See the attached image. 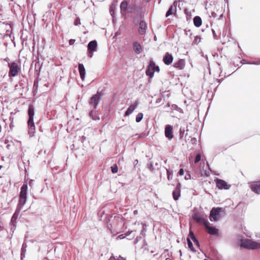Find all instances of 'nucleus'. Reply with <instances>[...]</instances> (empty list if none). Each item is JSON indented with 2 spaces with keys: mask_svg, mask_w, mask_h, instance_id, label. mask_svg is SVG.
<instances>
[{
  "mask_svg": "<svg viewBox=\"0 0 260 260\" xmlns=\"http://www.w3.org/2000/svg\"><path fill=\"white\" fill-rule=\"evenodd\" d=\"M27 244L25 242H24L22 244V248L21 249V259H23L25 257V254L26 251Z\"/></svg>",
  "mask_w": 260,
  "mask_h": 260,
  "instance_id": "26",
  "label": "nucleus"
},
{
  "mask_svg": "<svg viewBox=\"0 0 260 260\" xmlns=\"http://www.w3.org/2000/svg\"><path fill=\"white\" fill-rule=\"evenodd\" d=\"M110 13L112 17V22L114 23V3H112L110 7Z\"/></svg>",
  "mask_w": 260,
  "mask_h": 260,
  "instance_id": "29",
  "label": "nucleus"
},
{
  "mask_svg": "<svg viewBox=\"0 0 260 260\" xmlns=\"http://www.w3.org/2000/svg\"><path fill=\"white\" fill-rule=\"evenodd\" d=\"M32 180H31L30 181H29V185H31V184H32Z\"/></svg>",
  "mask_w": 260,
  "mask_h": 260,
  "instance_id": "49",
  "label": "nucleus"
},
{
  "mask_svg": "<svg viewBox=\"0 0 260 260\" xmlns=\"http://www.w3.org/2000/svg\"><path fill=\"white\" fill-rule=\"evenodd\" d=\"M224 11L222 5L217 4L209 8L208 13L210 17L219 19L222 17Z\"/></svg>",
  "mask_w": 260,
  "mask_h": 260,
  "instance_id": "2",
  "label": "nucleus"
},
{
  "mask_svg": "<svg viewBox=\"0 0 260 260\" xmlns=\"http://www.w3.org/2000/svg\"><path fill=\"white\" fill-rule=\"evenodd\" d=\"M165 260H171V259H170V258H166V259H165Z\"/></svg>",
  "mask_w": 260,
  "mask_h": 260,
  "instance_id": "51",
  "label": "nucleus"
},
{
  "mask_svg": "<svg viewBox=\"0 0 260 260\" xmlns=\"http://www.w3.org/2000/svg\"><path fill=\"white\" fill-rule=\"evenodd\" d=\"M175 3H176V2H175L174 3V5H171L168 11L166 13V16L167 17L171 15H172V14L175 15V14L176 13V10H177L176 6L175 5Z\"/></svg>",
  "mask_w": 260,
  "mask_h": 260,
  "instance_id": "22",
  "label": "nucleus"
},
{
  "mask_svg": "<svg viewBox=\"0 0 260 260\" xmlns=\"http://www.w3.org/2000/svg\"><path fill=\"white\" fill-rule=\"evenodd\" d=\"M201 154H197V156H196V158L194 159V163L195 164L198 163V162H199L201 160Z\"/></svg>",
  "mask_w": 260,
  "mask_h": 260,
  "instance_id": "33",
  "label": "nucleus"
},
{
  "mask_svg": "<svg viewBox=\"0 0 260 260\" xmlns=\"http://www.w3.org/2000/svg\"><path fill=\"white\" fill-rule=\"evenodd\" d=\"M133 48L135 52L137 54H140L142 51V48L141 44L137 42L134 43Z\"/></svg>",
  "mask_w": 260,
  "mask_h": 260,
  "instance_id": "23",
  "label": "nucleus"
},
{
  "mask_svg": "<svg viewBox=\"0 0 260 260\" xmlns=\"http://www.w3.org/2000/svg\"><path fill=\"white\" fill-rule=\"evenodd\" d=\"M154 68L155 63L152 60H151L146 71V74L150 78H152L154 76V73L155 72Z\"/></svg>",
  "mask_w": 260,
  "mask_h": 260,
  "instance_id": "11",
  "label": "nucleus"
},
{
  "mask_svg": "<svg viewBox=\"0 0 260 260\" xmlns=\"http://www.w3.org/2000/svg\"><path fill=\"white\" fill-rule=\"evenodd\" d=\"M147 28V23L144 21H141L139 24L138 32L141 35H143L146 33Z\"/></svg>",
  "mask_w": 260,
  "mask_h": 260,
  "instance_id": "14",
  "label": "nucleus"
},
{
  "mask_svg": "<svg viewBox=\"0 0 260 260\" xmlns=\"http://www.w3.org/2000/svg\"><path fill=\"white\" fill-rule=\"evenodd\" d=\"M193 242L195 244H196L198 247L199 246V241L198 240L195 238V240H192Z\"/></svg>",
  "mask_w": 260,
  "mask_h": 260,
  "instance_id": "40",
  "label": "nucleus"
},
{
  "mask_svg": "<svg viewBox=\"0 0 260 260\" xmlns=\"http://www.w3.org/2000/svg\"><path fill=\"white\" fill-rule=\"evenodd\" d=\"M251 190L256 194H260V180L248 183Z\"/></svg>",
  "mask_w": 260,
  "mask_h": 260,
  "instance_id": "8",
  "label": "nucleus"
},
{
  "mask_svg": "<svg viewBox=\"0 0 260 260\" xmlns=\"http://www.w3.org/2000/svg\"><path fill=\"white\" fill-rule=\"evenodd\" d=\"M98 46L97 42L95 40H93L90 42L88 44V51L90 53V52H93L96 51V48Z\"/></svg>",
  "mask_w": 260,
  "mask_h": 260,
  "instance_id": "17",
  "label": "nucleus"
},
{
  "mask_svg": "<svg viewBox=\"0 0 260 260\" xmlns=\"http://www.w3.org/2000/svg\"><path fill=\"white\" fill-rule=\"evenodd\" d=\"M75 40H74V39H70V40H69V44H70V45H73V44H74V43H75Z\"/></svg>",
  "mask_w": 260,
  "mask_h": 260,
  "instance_id": "39",
  "label": "nucleus"
},
{
  "mask_svg": "<svg viewBox=\"0 0 260 260\" xmlns=\"http://www.w3.org/2000/svg\"><path fill=\"white\" fill-rule=\"evenodd\" d=\"M8 67L9 68V76L10 77L16 76L20 70L18 63L15 62L8 63Z\"/></svg>",
  "mask_w": 260,
  "mask_h": 260,
  "instance_id": "6",
  "label": "nucleus"
},
{
  "mask_svg": "<svg viewBox=\"0 0 260 260\" xmlns=\"http://www.w3.org/2000/svg\"><path fill=\"white\" fill-rule=\"evenodd\" d=\"M185 65V60L183 59H180L179 60H178L177 62H175L174 63L173 66L175 68H177L178 70H181L184 68Z\"/></svg>",
  "mask_w": 260,
  "mask_h": 260,
  "instance_id": "19",
  "label": "nucleus"
},
{
  "mask_svg": "<svg viewBox=\"0 0 260 260\" xmlns=\"http://www.w3.org/2000/svg\"><path fill=\"white\" fill-rule=\"evenodd\" d=\"M154 70H155V71H156L157 72H159V67L158 66H156L155 65Z\"/></svg>",
  "mask_w": 260,
  "mask_h": 260,
  "instance_id": "42",
  "label": "nucleus"
},
{
  "mask_svg": "<svg viewBox=\"0 0 260 260\" xmlns=\"http://www.w3.org/2000/svg\"><path fill=\"white\" fill-rule=\"evenodd\" d=\"M180 188H181V184L180 183H179L177 185L175 190H174V191L173 192V199L176 201L178 200V199L180 197V192H181Z\"/></svg>",
  "mask_w": 260,
  "mask_h": 260,
  "instance_id": "16",
  "label": "nucleus"
},
{
  "mask_svg": "<svg viewBox=\"0 0 260 260\" xmlns=\"http://www.w3.org/2000/svg\"><path fill=\"white\" fill-rule=\"evenodd\" d=\"M241 246L249 249H256L260 248V243L251 240L242 241Z\"/></svg>",
  "mask_w": 260,
  "mask_h": 260,
  "instance_id": "4",
  "label": "nucleus"
},
{
  "mask_svg": "<svg viewBox=\"0 0 260 260\" xmlns=\"http://www.w3.org/2000/svg\"><path fill=\"white\" fill-rule=\"evenodd\" d=\"M27 185L24 183L21 187L19 194V202L17 207V211L21 210L26 203L27 199Z\"/></svg>",
  "mask_w": 260,
  "mask_h": 260,
  "instance_id": "3",
  "label": "nucleus"
},
{
  "mask_svg": "<svg viewBox=\"0 0 260 260\" xmlns=\"http://www.w3.org/2000/svg\"><path fill=\"white\" fill-rule=\"evenodd\" d=\"M202 21L200 16H195L193 18V24L196 27H200L201 26Z\"/></svg>",
  "mask_w": 260,
  "mask_h": 260,
  "instance_id": "25",
  "label": "nucleus"
},
{
  "mask_svg": "<svg viewBox=\"0 0 260 260\" xmlns=\"http://www.w3.org/2000/svg\"><path fill=\"white\" fill-rule=\"evenodd\" d=\"M112 218V216H111L107 219V228L110 231V232L111 233H112V231H113V225H112V223L110 222Z\"/></svg>",
  "mask_w": 260,
  "mask_h": 260,
  "instance_id": "28",
  "label": "nucleus"
},
{
  "mask_svg": "<svg viewBox=\"0 0 260 260\" xmlns=\"http://www.w3.org/2000/svg\"><path fill=\"white\" fill-rule=\"evenodd\" d=\"M210 223L209 222V223H207V225L205 226L207 232L209 234L212 235H215L218 234V230L214 226H210Z\"/></svg>",
  "mask_w": 260,
  "mask_h": 260,
  "instance_id": "12",
  "label": "nucleus"
},
{
  "mask_svg": "<svg viewBox=\"0 0 260 260\" xmlns=\"http://www.w3.org/2000/svg\"><path fill=\"white\" fill-rule=\"evenodd\" d=\"M184 13L186 15L187 19H190L191 17V13L189 12L187 9L184 10Z\"/></svg>",
  "mask_w": 260,
  "mask_h": 260,
  "instance_id": "34",
  "label": "nucleus"
},
{
  "mask_svg": "<svg viewBox=\"0 0 260 260\" xmlns=\"http://www.w3.org/2000/svg\"><path fill=\"white\" fill-rule=\"evenodd\" d=\"M96 109H92L89 113V116L94 120H99L100 118L98 114V112L95 110Z\"/></svg>",
  "mask_w": 260,
  "mask_h": 260,
  "instance_id": "24",
  "label": "nucleus"
},
{
  "mask_svg": "<svg viewBox=\"0 0 260 260\" xmlns=\"http://www.w3.org/2000/svg\"><path fill=\"white\" fill-rule=\"evenodd\" d=\"M101 95L99 93V91L97 93L93 95L89 100V104L91 107V108L93 109H96L98 107V106L99 104V102L101 100Z\"/></svg>",
  "mask_w": 260,
  "mask_h": 260,
  "instance_id": "7",
  "label": "nucleus"
},
{
  "mask_svg": "<svg viewBox=\"0 0 260 260\" xmlns=\"http://www.w3.org/2000/svg\"><path fill=\"white\" fill-rule=\"evenodd\" d=\"M224 211L220 207H214L210 211L209 219L211 221H217L220 218V213Z\"/></svg>",
  "mask_w": 260,
  "mask_h": 260,
  "instance_id": "5",
  "label": "nucleus"
},
{
  "mask_svg": "<svg viewBox=\"0 0 260 260\" xmlns=\"http://www.w3.org/2000/svg\"><path fill=\"white\" fill-rule=\"evenodd\" d=\"M189 236L192 240H195L196 237L194 236L193 233L191 231H189Z\"/></svg>",
  "mask_w": 260,
  "mask_h": 260,
  "instance_id": "36",
  "label": "nucleus"
},
{
  "mask_svg": "<svg viewBox=\"0 0 260 260\" xmlns=\"http://www.w3.org/2000/svg\"><path fill=\"white\" fill-rule=\"evenodd\" d=\"M80 24V19L79 18H76L74 21L75 25H79Z\"/></svg>",
  "mask_w": 260,
  "mask_h": 260,
  "instance_id": "35",
  "label": "nucleus"
},
{
  "mask_svg": "<svg viewBox=\"0 0 260 260\" xmlns=\"http://www.w3.org/2000/svg\"><path fill=\"white\" fill-rule=\"evenodd\" d=\"M197 39V37L195 38V39H194V41H198V39Z\"/></svg>",
  "mask_w": 260,
  "mask_h": 260,
  "instance_id": "54",
  "label": "nucleus"
},
{
  "mask_svg": "<svg viewBox=\"0 0 260 260\" xmlns=\"http://www.w3.org/2000/svg\"><path fill=\"white\" fill-rule=\"evenodd\" d=\"M130 233H129L128 232H127L126 233L124 234H121L119 236H118L117 238H116V239L117 240H118V239H123L125 237H126V236H127Z\"/></svg>",
  "mask_w": 260,
  "mask_h": 260,
  "instance_id": "32",
  "label": "nucleus"
},
{
  "mask_svg": "<svg viewBox=\"0 0 260 260\" xmlns=\"http://www.w3.org/2000/svg\"><path fill=\"white\" fill-rule=\"evenodd\" d=\"M109 260H114V256L113 255L110 257Z\"/></svg>",
  "mask_w": 260,
  "mask_h": 260,
  "instance_id": "48",
  "label": "nucleus"
},
{
  "mask_svg": "<svg viewBox=\"0 0 260 260\" xmlns=\"http://www.w3.org/2000/svg\"><path fill=\"white\" fill-rule=\"evenodd\" d=\"M138 102L137 101H135L132 105H131L127 109L125 113V116H128L131 114H132L133 111L135 110L136 108L138 106Z\"/></svg>",
  "mask_w": 260,
  "mask_h": 260,
  "instance_id": "18",
  "label": "nucleus"
},
{
  "mask_svg": "<svg viewBox=\"0 0 260 260\" xmlns=\"http://www.w3.org/2000/svg\"><path fill=\"white\" fill-rule=\"evenodd\" d=\"M111 172H112V173H114V166L111 167Z\"/></svg>",
  "mask_w": 260,
  "mask_h": 260,
  "instance_id": "47",
  "label": "nucleus"
},
{
  "mask_svg": "<svg viewBox=\"0 0 260 260\" xmlns=\"http://www.w3.org/2000/svg\"><path fill=\"white\" fill-rule=\"evenodd\" d=\"M78 70L80 74V76L82 80H84L85 79L86 71L84 67V65L82 63H79L78 64Z\"/></svg>",
  "mask_w": 260,
  "mask_h": 260,
  "instance_id": "20",
  "label": "nucleus"
},
{
  "mask_svg": "<svg viewBox=\"0 0 260 260\" xmlns=\"http://www.w3.org/2000/svg\"><path fill=\"white\" fill-rule=\"evenodd\" d=\"M187 244H188V247L191 250H192V251H195L196 250L194 249V248L193 247V245H192V242H191V241L190 240V239L189 238H187Z\"/></svg>",
  "mask_w": 260,
  "mask_h": 260,
  "instance_id": "31",
  "label": "nucleus"
},
{
  "mask_svg": "<svg viewBox=\"0 0 260 260\" xmlns=\"http://www.w3.org/2000/svg\"><path fill=\"white\" fill-rule=\"evenodd\" d=\"M127 7V3L126 2L124 1L121 3L120 9H121V11L122 14H124V13L125 12Z\"/></svg>",
  "mask_w": 260,
  "mask_h": 260,
  "instance_id": "27",
  "label": "nucleus"
},
{
  "mask_svg": "<svg viewBox=\"0 0 260 260\" xmlns=\"http://www.w3.org/2000/svg\"><path fill=\"white\" fill-rule=\"evenodd\" d=\"M20 211V210H18V211H17V210H16L15 212L14 213V214H13V215L12 216V217L11 218V230H14L15 229L16 220L17 219V216L18 214V213Z\"/></svg>",
  "mask_w": 260,
  "mask_h": 260,
  "instance_id": "21",
  "label": "nucleus"
},
{
  "mask_svg": "<svg viewBox=\"0 0 260 260\" xmlns=\"http://www.w3.org/2000/svg\"><path fill=\"white\" fill-rule=\"evenodd\" d=\"M143 117V114L142 113H139L137 114L136 118V121L137 122H139L141 121Z\"/></svg>",
  "mask_w": 260,
  "mask_h": 260,
  "instance_id": "30",
  "label": "nucleus"
},
{
  "mask_svg": "<svg viewBox=\"0 0 260 260\" xmlns=\"http://www.w3.org/2000/svg\"><path fill=\"white\" fill-rule=\"evenodd\" d=\"M215 181L216 187L219 189H229L231 187V185L228 184L227 182L223 180L217 179Z\"/></svg>",
  "mask_w": 260,
  "mask_h": 260,
  "instance_id": "9",
  "label": "nucleus"
},
{
  "mask_svg": "<svg viewBox=\"0 0 260 260\" xmlns=\"http://www.w3.org/2000/svg\"><path fill=\"white\" fill-rule=\"evenodd\" d=\"M167 175H168V179L169 180L171 179V178H170V177H171L170 174H171V173L169 172V171L168 170H167Z\"/></svg>",
  "mask_w": 260,
  "mask_h": 260,
  "instance_id": "41",
  "label": "nucleus"
},
{
  "mask_svg": "<svg viewBox=\"0 0 260 260\" xmlns=\"http://www.w3.org/2000/svg\"><path fill=\"white\" fill-rule=\"evenodd\" d=\"M28 120L27 121L28 134L30 137L34 136L36 132L35 123L34 122L35 108L32 105H29L28 109Z\"/></svg>",
  "mask_w": 260,
  "mask_h": 260,
  "instance_id": "1",
  "label": "nucleus"
},
{
  "mask_svg": "<svg viewBox=\"0 0 260 260\" xmlns=\"http://www.w3.org/2000/svg\"><path fill=\"white\" fill-rule=\"evenodd\" d=\"M92 52H90V53L88 52V56L90 57H92Z\"/></svg>",
  "mask_w": 260,
  "mask_h": 260,
  "instance_id": "46",
  "label": "nucleus"
},
{
  "mask_svg": "<svg viewBox=\"0 0 260 260\" xmlns=\"http://www.w3.org/2000/svg\"><path fill=\"white\" fill-rule=\"evenodd\" d=\"M137 213V211H134V214H136Z\"/></svg>",
  "mask_w": 260,
  "mask_h": 260,
  "instance_id": "52",
  "label": "nucleus"
},
{
  "mask_svg": "<svg viewBox=\"0 0 260 260\" xmlns=\"http://www.w3.org/2000/svg\"><path fill=\"white\" fill-rule=\"evenodd\" d=\"M251 64H256V65H259L260 64V59L257 60H255V61H253Z\"/></svg>",
  "mask_w": 260,
  "mask_h": 260,
  "instance_id": "37",
  "label": "nucleus"
},
{
  "mask_svg": "<svg viewBox=\"0 0 260 260\" xmlns=\"http://www.w3.org/2000/svg\"><path fill=\"white\" fill-rule=\"evenodd\" d=\"M184 170L183 169H180L178 172V174L180 176H182L184 174Z\"/></svg>",
  "mask_w": 260,
  "mask_h": 260,
  "instance_id": "38",
  "label": "nucleus"
},
{
  "mask_svg": "<svg viewBox=\"0 0 260 260\" xmlns=\"http://www.w3.org/2000/svg\"><path fill=\"white\" fill-rule=\"evenodd\" d=\"M4 60L6 61H8L9 60V59L8 58H6L5 59H4Z\"/></svg>",
  "mask_w": 260,
  "mask_h": 260,
  "instance_id": "50",
  "label": "nucleus"
},
{
  "mask_svg": "<svg viewBox=\"0 0 260 260\" xmlns=\"http://www.w3.org/2000/svg\"><path fill=\"white\" fill-rule=\"evenodd\" d=\"M197 39V37L195 38V39H194V41H198V39Z\"/></svg>",
  "mask_w": 260,
  "mask_h": 260,
  "instance_id": "53",
  "label": "nucleus"
},
{
  "mask_svg": "<svg viewBox=\"0 0 260 260\" xmlns=\"http://www.w3.org/2000/svg\"><path fill=\"white\" fill-rule=\"evenodd\" d=\"M165 136L169 140H171L173 138V127L170 125H166L165 131Z\"/></svg>",
  "mask_w": 260,
  "mask_h": 260,
  "instance_id": "13",
  "label": "nucleus"
},
{
  "mask_svg": "<svg viewBox=\"0 0 260 260\" xmlns=\"http://www.w3.org/2000/svg\"><path fill=\"white\" fill-rule=\"evenodd\" d=\"M173 60V56L169 52H167L163 57V61L166 65L171 64Z\"/></svg>",
  "mask_w": 260,
  "mask_h": 260,
  "instance_id": "15",
  "label": "nucleus"
},
{
  "mask_svg": "<svg viewBox=\"0 0 260 260\" xmlns=\"http://www.w3.org/2000/svg\"><path fill=\"white\" fill-rule=\"evenodd\" d=\"M118 171V167L115 164V173H117Z\"/></svg>",
  "mask_w": 260,
  "mask_h": 260,
  "instance_id": "45",
  "label": "nucleus"
},
{
  "mask_svg": "<svg viewBox=\"0 0 260 260\" xmlns=\"http://www.w3.org/2000/svg\"><path fill=\"white\" fill-rule=\"evenodd\" d=\"M212 32H213V36H214V38L215 39H217V36L215 34V30L212 29Z\"/></svg>",
  "mask_w": 260,
  "mask_h": 260,
  "instance_id": "44",
  "label": "nucleus"
},
{
  "mask_svg": "<svg viewBox=\"0 0 260 260\" xmlns=\"http://www.w3.org/2000/svg\"><path fill=\"white\" fill-rule=\"evenodd\" d=\"M115 260H126V259L123 257L119 256Z\"/></svg>",
  "mask_w": 260,
  "mask_h": 260,
  "instance_id": "43",
  "label": "nucleus"
},
{
  "mask_svg": "<svg viewBox=\"0 0 260 260\" xmlns=\"http://www.w3.org/2000/svg\"><path fill=\"white\" fill-rule=\"evenodd\" d=\"M193 219L198 223L203 224L205 226L209 221L202 217V216L199 213H195L192 216Z\"/></svg>",
  "mask_w": 260,
  "mask_h": 260,
  "instance_id": "10",
  "label": "nucleus"
}]
</instances>
